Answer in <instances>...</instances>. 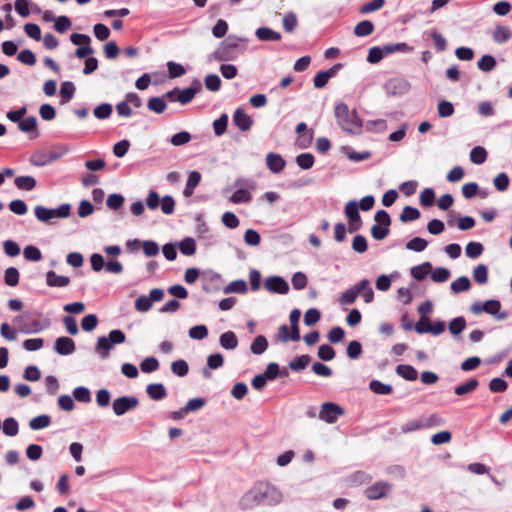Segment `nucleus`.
<instances>
[{"label":"nucleus","mask_w":512,"mask_h":512,"mask_svg":"<svg viewBox=\"0 0 512 512\" xmlns=\"http://www.w3.org/2000/svg\"><path fill=\"white\" fill-rule=\"evenodd\" d=\"M334 114L340 128L349 134H360L362 131V120L356 110H350L345 103H338L335 106Z\"/></svg>","instance_id":"3"},{"label":"nucleus","mask_w":512,"mask_h":512,"mask_svg":"<svg viewBox=\"0 0 512 512\" xmlns=\"http://www.w3.org/2000/svg\"><path fill=\"white\" fill-rule=\"evenodd\" d=\"M512 38V32L507 26L498 25L493 32V40L498 44L508 42Z\"/></svg>","instance_id":"26"},{"label":"nucleus","mask_w":512,"mask_h":512,"mask_svg":"<svg viewBox=\"0 0 512 512\" xmlns=\"http://www.w3.org/2000/svg\"><path fill=\"white\" fill-rule=\"evenodd\" d=\"M46 283L49 287H66L70 284V278L57 275L55 271L50 270L46 273Z\"/></svg>","instance_id":"22"},{"label":"nucleus","mask_w":512,"mask_h":512,"mask_svg":"<svg viewBox=\"0 0 512 512\" xmlns=\"http://www.w3.org/2000/svg\"><path fill=\"white\" fill-rule=\"evenodd\" d=\"M342 66L341 63H336L328 70L318 72L313 79L314 87L317 89L325 87L329 79L336 76Z\"/></svg>","instance_id":"15"},{"label":"nucleus","mask_w":512,"mask_h":512,"mask_svg":"<svg viewBox=\"0 0 512 512\" xmlns=\"http://www.w3.org/2000/svg\"><path fill=\"white\" fill-rule=\"evenodd\" d=\"M438 115L441 118H447L454 114V105L447 100H441L437 106Z\"/></svg>","instance_id":"55"},{"label":"nucleus","mask_w":512,"mask_h":512,"mask_svg":"<svg viewBox=\"0 0 512 512\" xmlns=\"http://www.w3.org/2000/svg\"><path fill=\"white\" fill-rule=\"evenodd\" d=\"M147 108L150 111L161 114L166 110L167 104L163 97H151L148 99Z\"/></svg>","instance_id":"40"},{"label":"nucleus","mask_w":512,"mask_h":512,"mask_svg":"<svg viewBox=\"0 0 512 512\" xmlns=\"http://www.w3.org/2000/svg\"><path fill=\"white\" fill-rule=\"evenodd\" d=\"M15 186L24 191H31L36 187V180L32 176H18L14 180Z\"/></svg>","instance_id":"29"},{"label":"nucleus","mask_w":512,"mask_h":512,"mask_svg":"<svg viewBox=\"0 0 512 512\" xmlns=\"http://www.w3.org/2000/svg\"><path fill=\"white\" fill-rule=\"evenodd\" d=\"M473 278L478 284H486L488 281V268L485 264L477 265L473 270Z\"/></svg>","instance_id":"49"},{"label":"nucleus","mask_w":512,"mask_h":512,"mask_svg":"<svg viewBox=\"0 0 512 512\" xmlns=\"http://www.w3.org/2000/svg\"><path fill=\"white\" fill-rule=\"evenodd\" d=\"M159 368V361L155 357H147L140 363V369L143 373H152Z\"/></svg>","instance_id":"59"},{"label":"nucleus","mask_w":512,"mask_h":512,"mask_svg":"<svg viewBox=\"0 0 512 512\" xmlns=\"http://www.w3.org/2000/svg\"><path fill=\"white\" fill-rule=\"evenodd\" d=\"M500 309L501 303L499 300L495 299L487 300L484 303L477 301L470 306V311L474 314H480L482 312H485L489 315L495 316L497 320H503L507 318V313L500 312Z\"/></svg>","instance_id":"6"},{"label":"nucleus","mask_w":512,"mask_h":512,"mask_svg":"<svg viewBox=\"0 0 512 512\" xmlns=\"http://www.w3.org/2000/svg\"><path fill=\"white\" fill-rule=\"evenodd\" d=\"M342 415H344V409L332 402L323 403L319 411V418L328 424L335 423Z\"/></svg>","instance_id":"8"},{"label":"nucleus","mask_w":512,"mask_h":512,"mask_svg":"<svg viewBox=\"0 0 512 512\" xmlns=\"http://www.w3.org/2000/svg\"><path fill=\"white\" fill-rule=\"evenodd\" d=\"M51 423V417L46 414L39 415L37 417H34L29 422V427L32 430H41L46 427H48Z\"/></svg>","instance_id":"44"},{"label":"nucleus","mask_w":512,"mask_h":512,"mask_svg":"<svg viewBox=\"0 0 512 512\" xmlns=\"http://www.w3.org/2000/svg\"><path fill=\"white\" fill-rule=\"evenodd\" d=\"M282 23H283L284 30L288 33H292L298 24L296 14L293 12L286 13L283 17Z\"/></svg>","instance_id":"57"},{"label":"nucleus","mask_w":512,"mask_h":512,"mask_svg":"<svg viewBox=\"0 0 512 512\" xmlns=\"http://www.w3.org/2000/svg\"><path fill=\"white\" fill-rule=\"evenodd\" d=\"M420 211L412 206H405L400 214V221L403 223L415 221L420 218Z\"/></svg>","instance_id":"43"},{"label":"nucleus","mask_w":512,"mask_h":512,"mask_svg":"<svg viewBox=\"0 0 512 512\" xmlns=\"http://www.w3.org/2000/svg\"><path fill=\"white\" fill-rule=\"evenodd\" d=\"M421 429H424L422 417L408 420L401 426L403 433H411Z\"/></svg>","instance_id":"54"},{"label":"nucleus","mask_w":512,"mask_h":512,"mask_svg":"<svg viewBox=\"0 0 512 512\" xmlns=\"http://www.w3.org/2000/svg\"><path fill=\"white\" fill-rule=\"evenodd\" d=\"M179 250L183 255L191 256L196 252V242L192 237H186L178 244Z\"/></svg>","instance_id":"39"},{"label":"nucleus","mask_w":512,"mask_h":512,"mask_svg":"<svg viewBox=\"0 0 512 512\" xmlns=\"http://www.w3.org/2000/svg\"><path fill=\"white\" fill-rule=\"evenodd\" d=\"M283 500L279 489L268 482H257L241 498L240 504L244 509H251L259 505L274 506Z\"/></svg>","instance_id":"1"},{"label":"nucleus","mask_w":512,"mask_h":512,"mask_svg":"<svg viewBox=\"0 0 512 512\" xmlns=\"http://www.w3.org/2000/svg\"><path fill=\"white\" fill-rule=\"evenodd\" d=\"M424 429L439 427L444 424V419L437 413L422 416Z\"/></svg>","instance_id":"48"},{"label":"nucleus","mask_w":512,"mask_h":512,"mask_svg":"<svg viewBox=\"0 0 512 512\" xmlns=\"http://www.w3.org/2000/svg\"><path fill=\"white\" fill-rule=\"evenodd\" d=\"M509 177L505 172L499 173L494 179H493V185L496 190L500 192H504L509 187Z\"/></svg>","instance_id":"60"},{"label":"nucleus","mask_w":512,"mask_h":512,"mask_svg":"<svg viewBox=\"0 0 512 512\" xmlns=\"http://www.w3.org/2000/svg\"><path fill=\"white\" fill-rule=\"evenodd\" d=\"M487 159V151L482 146L474 147L470 152V160L472 163L480 165Z\"/></svg>","instance_id":"45"},{"label":"nucleus","mask_w":512,"mask_h":512,"mask_svg":"<svg viewBox=\"0 0 512 512\" xmlns=\"http://www.w3.org/2000/svg\"><path fill=\"white\" fill-rule=\"evenodd\" d=\"M479 386V381L476 378H471L467 382L455 387L454 393L457 396H463L473 392Z\"/></svg>","instance_id":"30"},{"label":"nucleus","mask_w":512,"mask_h":512,"mask_svg":"<svg viewBox=\"0 0 512 512\" xmlns=\"http://www.w3.org/2000/svg\"><path fill=\"white\" fill-rule=\"evenodd\" d=\"M139 400L135 396H121L113 401L112 409L116 416H122L125 413L136 409Z\"/></svg>","instance_id":"9"},{"label":"nucleus","mask_w":512,"mask_h":512,"mask_svg":"<svg viewBox=\"0 0 512 512\" xmlns=\"http://www.w3.org/2000/svg\"><path fill=\"white\" fill-rule=\"evenodd\" d=\"M413 48L409 46L407 43H389L384 45V51L386 55L393 53H408L411 52Z\"/></svg>","instance_id":"41"},{"label":"nucleus","mask_w":512,"mask_h":512,"mask_svg":"<svg viewBox=\"0 0 512 512\" xmlns=\"http://www.w3.org/2000/svg\"><path fill=\"white\" fill-rule=\"evenodd\" d=\"M392 486L386 481H378L365 490V496L369 500H378L386 497L391 492Z\"/></svg>","instance_id":"11"},{"label":"nucleus","mask_w":512,"mask_h":512,"mask_svg":"<svg viewBox=\"0 0 512 512\" xmlns=\"http://www.w3.org/2000/svg\"><path fill=\"white\" fill-rule=\"evenodd\" d=\"M428 246V242L421 237H414L406 243V248L415 252H422Z\"/></svg>","instance_id":"58"},{"label":"nucleus","mask_w":512,"mask_h":512,"mask_svg":"<svg viewBox=\"0 0 512 512\" xmlns=\"http://www.w3.org/2000/svg\"><path fill=\"white\" fill-rule=\"evenodd\" d=\"M219 343L226 350H234L238 346V338L233 331H226L220 335Z\"/></svg>","instance_id":"23"},{"label":"nucleus","mask_w":512,"mask_h":512,"mask_svg":"<svg viewBox=\"0 0 512 512\" xmlns=\"http://www.w3.org/2000/svg\"><path fill=\"white\" fill-rule=\"evenodd\" d=\"M374 24L369 20L360 21L354 28V34L358 37H365L372 34Z\"/></svg>","instance_id":"38"},{"label":"nucleus","mask_w":512,"mask_h":512,"mask_svg":"<svg viewBox=\"0 0 512 512\" xmlns=\"http://www.w3.org/2000/svg\"><path fill=\"white\" fill-rule=\"evenodd\" d=\"M385 87L389 94H403L409 90V83L402 79H390Z\"/></svg>","instance_id":"20"},{"label":"nucleus","mask_w":512,"mask_h":512,"mask_svg":"<svg viewBox=\"0 0 512 512\" xmlns=\"http://www.w3.org/2000/svg\"><path fill=\"white\" fill-rule=\"evenodd\" d=\"M146 393L152 400L159 401L167 396V390L162 383H152L146 387Z\"/></svg>","instance_id":"21"},{"label":"nucleus","mask_w":512,"mask_h":512,"mask_svg":"<svg viewBox=\"0 0 512 512\" xmlns=\"http://www.w3.org/2000/svg\"><path fill=\"white\" fill-rule=\"evenodd\" d=\"M74 398L81 403H89L91 401L90 390L84 386L76 387L73 390Z\"/></svg>","instance_id":"64"},{"label":"nucleus","mask_w":512,"mask_h":512,"mask_svg":"<svg viewBox=\"0 0 512 512\" xmlns=\"http://www.w3.org/2000/svg\"><path fill=\"white\" fill-rule=\"evenodd\" d=\"M449 331L454 337H458L466 328V320L463 316H458L449 322Z\"/></svg>","instance_id":"33"},{"label":"nucleus","mask_w":512,"mask_h":512,"mask_svg":"<svg viewBox=\"0 0 512 512\" xmlns=\"http://www.w3.org/2000/svg\"><path fill=\"white\" fill-rule=\"evenodd\" d=\"M396 373L407 381H415L418 378L417 370L407 364H400L396 367Z\"/></svg>","instance_id":"27"},{"label":"nucleus","mask_w":512,"mask_h":512,"mask_svg":"<svg viewBox=\"0 0 512 512\" xmlns=\"http://www.w3.org/2000/svg\"><path fill=\"white\" fill-rule=\"evenodd\" d=\"M113 107L110 103H103L95 107L93 114L97 119L104 120L111 116Z\"/></svg>","instance_id":"53"},{"label":"nucleus","mask_w":512,"mask_h":512,"mask_svg":"<svg viewBox=\"0 0 512 512\" xmlns=\"http://www.w3.org/2000/svg\"><path fill=\"white\" fill-rule=\"evenodd\" d=\"M345 215L349 221L348 231L350 233L358 231L362 226V220L356 201L351 200L345 205Z\"/></svg>","instance_id":"10"},{"label":"nucleus","mask_w":512,"mask_h":512,"mask_svg":"<svg viewBox=\"0 0 512 512\" xmlns=\"http://www.w3.org/2000/svg\"><path fill=\"white\" fill-rule=\"evenodd\" d=\"M247 290H248V287H247L246 281L242 280V279H239V280H235V281L230 282L224 288V293L225 294H229V293L244 294V293L247 292Z\"/></svg>","instance_id":"37"},{"label":"nucleus","mask_w":512,"mask_h":512,"mask_svg":"<svg viewBox=\"0 0 512 512\" xmlns=\"http://www.w3.org/2000/svg\"><path fill=\"white\" fill-rule=\"evenodd\" d=\"M483 252V245L480 242H469L465 248L467 257L475 259Z\"/></svg>","instance_id":"63"},{"label":"nucleus","mask_w":512,"mask_h":512,"mask_svg":"<svg viewBox=\"0 0 512 512\" xmlns=\"http://www.w3.org/2000/svg\"><path fill=\"white\" fill-rule=\"evenodd\" d=\"M471 287L470 279L467 276H461L451 283V290L453 293L458 294L469 290Z\"/></svg>","instance_id":"35"},{"label":"nucleus","mask_w":512,"mask_h":512,"mask_svg":"<svg viewBox=\"0 0 512 512\" xmlns=\"http://www.w3.org/2000/svg\"><path fill=\"white\" fill-rule=\"evenodd\" d=\"M365 287H367V279L360 280L357 284L350 287L340 295L339 303L341 305L353 304Z\"/></svg>","instance_id":"12"},{"label":"nucleus","mask_w":512,"mask_h":512,"mask_svg":"<svg viewBox=\"0 0 512 512\" xmlns=\"http://www.w3.org/2000/svg\"><path fill=\"white\" fill-rule=\"evenodd\" d=\"M76 88L73 82L71 81H65L61 84L60 87V98L61 103L65 104L69 102L75 94Z\"/></svg>","instance_id":"28"},{"label":"nucleus","mask_w":512,"mask_h":512,"mask_svg":"<svg viewBox=\"0 0 512 512\" xmlns=\"http://www.w3.org/2000/svg\"><path fill=\"white\" fill-rule=\"evenodd\" d=\"M228 115L223 113L218 119L213 122V130L216 136L223 135L227 130Z\"/></svg>","instance_id":"56"},{"label":"nucleus","mask_w":512,"mask_h":512,"mask_svg":"<svg viewBox=\"0 0 512 512\" xmlns=\"http://www.w3.org/2000/svg\"><path fill=\"white\" fill-rule=\"evenodd\" d=\"M342 151L346 154L348 159L353 162H361L371 157V153L369 151L356 152L348 146H343Z\"/></svg>","instance_id":"34"},{"label":"nucleus","mask_w":512,"mask_h":512,"mask_svg":"<svg viewBox=\"0 0 512 512\" xmlns=\"http://www.w3.org/2000/svg\"><path fill=\"white\" fill-rule=\"evenodd\" d=\"M315 158L311 153H302L296 157L297 165L303 169L308 170L313 167Z\"/></svg>","instance_id":"52"},{"label":"nucleus","mask_w":512,"mask_h":512,"mask_svg":"<svg viewBox=\"0 0 512 512\" xmlns=\"http://www.w3.org/2000/svg\"><path fill=\"white\" fill-rule=\"evenodd\" d=\"M171 370L175 375L184 377L188 374L189 366L185 360L180 359L172 362Z\"/></svg>","instance_id":"61"},{"label":"nucleus","mask_w":512,"mask_h":512,"mask_svg":"<svg viewBox=\"0 0 512 512\" xmlns=\"http://www.w3.org/2000/svg\"><path fill=\"white\" fill-rule=\"evenodd\" d=\"M311 361V357L307 354L297 356L289 363V368L293 371H301L305 369Z\"/></svg>","instance_id":"47"},{"label":"nucleus","mask_w":512,"mask_h":512,"mask_svg":"<svg viewBox=\"0 0 512 512\" xmlns=\"http://www.w3.org/2000/svg\"><path fill=\"white\" fill-rule=\"evenodd\" d=\"M252 199V195L247 189H237L230 197V201L235 204L248 203Z\"/></svg>","instance_id":"46"},{"label":"nucleus","mask_w":512,"mask_h":512,"mask_svg":"<svg viewBox=\"0 0 512 512\" xmlns=\"http://www.w3.org/2000/svg\"><path fill=\"white\" fill-rule=\"evenodd\" d=\"M76 350V344L73 339L61 336L58 337L54 342V351L62 356L71 355Z\"/></svg>","instance_id":"16"},{"label":"nucleus","mask_w":512,"mask_h":512,"mask_svg":"<svg viewBox=\"0 0 512 512\" xmlns=\"http://www.w3.org/2000/svg\"><path fill=\"white\" fill-rule=\"evenodd\" d=\"M255 35L261 41H279L282 37L279 32L274 31L269 27H259L255 31Z\"/></svg>","instance_id":"25"},{"label":"nucleus","mask_w":512,"mask_h":512,"mask_svg":"<svg viewBox=\"0 0 512 512\" xmlns=\"http://www.w3.org/2000/svg\"><path fill=\"white\" fill-rule=\"evenodd\" d=\"M202 91V83L199 79L195 78L191 82V85L185 89H179L177 101L182 104L186 105L190 103L195 95Z\"/></svg>","instance_id":"13"},{"label":"nucleus","mask_w":512,"mask_h":512,"mask_svg":"<svg viewBox=\"0 0 512 512\" xmlns=\"http://www.w3.org/2000/svg\"><path fill=\"white\" fill-rule=\"evenodd\" d=\"M266 165L271 172L280 173L285 168L286 161L280 154L270 152L266 156Z\"/></svg>","instance_id":"18"},{"label":"nucleus","mask_w":512,"mask_h":512,"mask_svg":"<svg viewBox=\"0 0 512 512\" xmlns=\"http://www.w3.org/2000/svg\"><path fill=\"white\" fill-rule=\"evenodd\" d=\"M18 129L21 132L30 134L31 139H35L38 137L39 132L37 129V119L35 116H29L18 124Z\"/></svg>","instance_id":"19"},{"label":"nucleus","mask_w":512,"mask_h":512,"mask_svg":"<svg viewBox=\"0 0 512 512\" xmlns=\"http://www.w3.org/2000/svg\"><path fill=\"white\" fill-rule=\"evenodd\" d=\"M233 123L239 130L246 132L252 127L253 120L243 108H237L233 114Z\"/></svg>","instance_id":"17"},{"label":"nucleus","mask_w":512,"mask_h":512,"mask_svg":"<svg viewBox=\"0 0 512 512\" xmlns=\"http://www.w3.org/2000/svg\"><path fill=\"white\" fill-rule=\"evenodd\" d=\"M496 60L492 55L486 54L478 61L477 66L483 72H490L496 67Z\"/></svg>","instance_id":"51"},{"label":"nucleus","mask_w":512,"mask_h":512,"mask_svg":"<svg viewBox=\"0 0 512 512\" xmlns=\"http://www.w3.org/2000/svg\"><path fill=\"white\" fill-rule=\"evenodd\" d=\"M431 269V263L424 262L423 264L412 267L410 270V274L415 280L421 281L427 276Z\"/></svg>","instance_id":"31"},{"label":"nucleus","mask_w":512,"mask_h":512,"mask_svg":"<svg viewBox=\"0 0 512 512\" xmlns=\"http://www.w3.org/2000/svg\"><path fill=\"white\" fill-rule=\"evenodd\" d=\"M268 348V341L265 336L258 335L255 337V339L252 341L250 350L255 355H261L263 354Z\"/></svg>","instance_id":"32"},{"label":"nucleus","mask_w":512,"mask_h":512,"mask_svg":"<svg viewBox=\"0 0 512 512\" xmlns=\"http://www.w3.org/2000/svg\"><path fill=\"white\" fill-rule=\"evenodd\" d=\"M200 181L201 174L198 171L190 172L188 175L185 188L183 190V195L185 197H190L194 193V190L199 185Z\"/></svg>","instance_id":"24"},{"label":"nucleus","mask_w":512,"mask_h":512,"mask_svg":"<svg viewBox=\"0 0 512 512\" xmlns=\"http://www.w3.org/2000/svg\"><path fill=\"white\" fill-rule=\"evenodd\" d=\"M370 390L378 395H389L393 392V387L389 384L382 383L379 380H372L369 383Z\"/></svg>","instance_id":"36"},{"label":"nucleus","mask_w":512,"mask_h":512,"mask_svg":"<svg viewBox=\"0 0 512 512\" xmlns=\"http://www.w3.org/2000/svg\"><path fill=\"white\" fill-rule=\"evenodd\" d=\"M19 277H20V274H19L18 269L15 267H9L5 270L4 282L6 285H8L10 287H14V286L18 285Z\"/></svg>","instance_id":"50"},{"label":"nucleus","mask_w":512,"mask_h":512,"mask_svg":"<svg viewBox=\"0 0 512 512\" xmlns=\"http://www.w3.org/2000/svg\"><path fill=\"white\" fill-rule=\"evenodd\" d=\"M264 286L272 293L287 294L289 292V285L281 276H270L266 278Z\"/></svg>","instance_id":"14"},{"label":"nucleus","mask_w":512,"mask_h":512,"mask_svg":"<svg viewBox=\"0 0 512 512\" xmlns=\"http://www.w3.org/2000/svg\"><path fill=\"white\" fill-rule=\"evenodd\" d=\"M246 43L247 39L244 37L229 35L225 40H223L218 45L215 51L209 56L210 60H215L218 62H228L236 60L238 56L245 51V46L242 44Z\"/></svg>","instance_id":"2"},{"label":"nucleus","mask_w":512,"mask_h":512,"mask_svg":"<svg viewBox=\"0 0 512 512\" xmlns=\"http://www.w3.org/2000/svg\"><path fill=\"white\" fill-rule=\"evenodd\" d=\"M126 341L125 333L120 329L111 330L107 336H99L95 345V353L101 359H107L115 345Z\"/></svg>","instance_id":"4"},{"label":"nucleus","mask_w":512,"mask_h":512,"mask_svg":"<svg viewBox=\"0 0 512 512\" xmlns=\"http://www.w3.org/2000/svg\"><path fill=\"white\" fill-rule=\"evenodd\" d=\"M13 321L21 326V331L25 334L38 333L44 329L40 321L33 318L32 313L15 316Z\"/></svg>","instance_id":"7"},{"label":"nucleus","mask_w":512,"mask_h":512,"mask_svg":"<svg viewBox=\"0 0 512 512\" xmlns=\"http://www.w3.org/2000/svg\"><path fill=\"white\" fill-rule=\"evenodd\" d=\"M71 213V205L68 203L61 204L57 209H49L38 205L34 209L35 217L43 223L52 224V219L68 218Z\"/></svg>","instance_id":"5"},{"label":"nucleus","mask_w":512,"mask_h":512,"mask_svg":"<svg viewBox=\"0 0 512 512\" xmlns=\"http://www.w3.org/2000/svg\"><path fill=\"white\" fill-rule=\"evenodd\" d=\"M2 429L6 436L13 437L19 432V424L15 418L8 417L4 420Z\"/></svg>","instance_id":"42"},{"label":"nucleus","mask_w":512,"mask_h":512,"mask_svg":"<svg viewBox=\"0 0 512 512\" xmlns=\"http://www.w3.org/2000/svg\"><path fill=\"white\" fill-rule=\"evenodd\" d=\"M384 55H386L385 51H384V46L383 47L374 46L369 49L367 61L371 64H376L383 59Z\"/></svg>","instance_id":"62"}]
</instances>
